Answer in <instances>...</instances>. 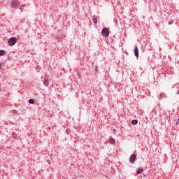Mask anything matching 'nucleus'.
Returning <instances> with one entry per match:
<instances>
[{
	"label": "nucleus",
	"instance_id": "nucleus-1",
	"mask_svg": "<svg viewBox=\"0 0 179 179\" xmlns=\"http://www.w3.org/2000/svg\"><path fill=\"white\" fill-rule=\"evenodd\" d=\"M16 43H17V39H16V38L15 37L10 38L8 41V45L11 47L15 45Z\"/></svg>",
	"mask_w": 179,
	"mask_h": 179
},
{
	"label": "nucleus",
	"instance_id": "nucleus-2",
	"mask_svg": "<svg viewBox=\"0 0 179 179\" xmlns=\"http://www.w3.org/2000/svg\"><path fill=\"white\" fill-rule=\"evenodd\" d=\"M101 34L103 37H108L110 36V32L108 28H103L101 31Z\"/></svg>",
	"mask_w": 179,
	"mask_h": 179
},
{
	"label": "nucleus",
	"instance_id": "nucleus-3",
	"mask_svg": "<svg viewBox=\"0 0 179 179\" xmlns=\"http://www.w3.org/2000/svg\"><path fill=\"white\" fill-rule=\"evenodd\" d=\"M19 5V1L13 0L10 4L11 8H16Z\"/></svg>",
	"mask_w": 179,
	"mask_h": 179
},
{
	"label": "nucleus",
	"instance_id": "nucleus-4",
	"mask_svg": "<svg viewBox=\"0 0 179 179\" xmlns=\"http://www.w3.org/2000/svg\"><path fill=\"white\" fill-rule=\"evenodd\" d=\"M129 160L131 163H134L136 160V155L135 154L131 155Z\"/></svg>",
	"mask_w": 179,
	"mask_h": 179
},
{
	"label": "nucleus",
	"instance_id": "nucleus-5",
	"mask_svg": "<svg viewBox=\"0 0 179 179\" xmlns=\"http://www.w3.org/2000/svg\"><path fill=\"white\" fill-rule=\"evenodd\" d=\"M134 55L136 57H139V50L138 49V47H136L134 49Z\"/></svg>",
	"mask_w": 179,
	"mask_h": 179
},
{
	"label": "nucleus",
	"instance_id": "nucleus-6",
	"mask_svg": "<svg viewBox=\"0 0 179 179\" xmlns=\"http://www.w3.org/2000/svg\"><path fill=\"white\" fill-rule=\"evenodd\" d=\"M143 173V168H138L137 170V174H142Z\"/></svg>",
	"mask_w": 179,
	"mask_h": 179
},
{
	"label": "nucleus",
	"instance_id": "nucleus-7",
	"mask_svg": "<svg viewBox=\"0 0 179 179\" xmlns=\"http://www.w3.org/2000/svg\"><path fill=\"white\" fill-rule=\"evenodd\" d=\"M164 97H166V94L162 93L159 96V99L162 100V99H164Z\"/></svg>",
	"mask_w": 179,
	"mask_h": 179
},
{
	"label": "nucleus",
	"instance_id": "nucleus-8",
	"mask_svg": "<svg viewBox=\"0 0 179 179\" xmlns=\"http://www.w3.org/2000/svg\"><path fill=\"white\" fill-rule=\"evenodd\" d=\"M43 85H44L45 86H48V85H50V82H48V79H45V80H43Z\"/></svg>",
	"mask_w": 179,
	"mask_h": 179
},
{
	"label": "nucleus",
	"instance_id": "nucleus-9",
	"mask_svg": "<svg viewBox=\"0 0 179 179\" xmlns=\"http://www.w3.org/2000/svg\"><path fill=\"white\" fill-rule=\"evenodd\" d=\"M92 20H93L94 23H95V24H96V23H97V17L94 15L92 17Z\"/></svg>",
	"mask_w": 179,
	"mask_h": 179
},
{
	"label": "nucleus",
	"instance_id": "nucleus-10",
	"mask_svg": "<svg viewBox=\"0 0 179 179\" xmlns=\"http://www.w3.org/2000/svg\"><path fill=\"white\" fill-rule=\"evenodd\" d=\"M109 143H110V145H114L115 143L114 138H110Z\"/></svg>",
	"mask_w": 179,
	"mask_h": 179
},
{
	"label": "nucleus",
	"instance_id": "nucleus-11",
	"mask_svg": "<svg viewBox=\"0 0 179 179\" xmlns=\"http://www.w3.org/2000/svg\"><path fill=\"white\" fill-rule=\"evenodd\" d=\"M131 124H132L133 125H136V124H138V120H132V121H131Z\"/></svg>",
	"mask_w": 179,
	"mask_h": 179
},
{
	"label": "nucleus",
	"instance_id": "nucleus-12",
	"mask_svg": "<svg viewBox=\"0 0 179 179\" xmlns=\"http://www.w3.org/2000/svg\"><path fill=\"white\" fill-rule=\"evenodd\" d=\"M3 55H5V51H3V50H0V57H2V56H3Z\"/></svg>",
	"mask_w": 179,
	"mask_h": 179
},
{
	"label": "nucleus",
	"instance_id": "nucleus-13",
	"mask_svg": "<svg viewBox=\"0 0 179 179\" xmlns=\"http://www.w3.org/2000/svg\"><path fill=\"white\" fill-rule=\"evenodd\" d=\"M29 103L30 104H34V99H29Z\"/></svg>",
	"mask_w": 179,
	"mask_h": 179
},
{
	"label": "nucleus",
	"instance_id": "nucleus-14",
	"mask_svg": "<svg viewBox=\"0 0 179 179\" xmlns=\"http://www.w3.org/2000/svg\"><path fill=\"white\" fill-rule=\"evenodd\" d=\"M95 71L99 72V66H95Z\"/></svg>",
	"mask_w": 179,
	"mask_h": 179
},
{
	"label": "nucleus",
	"instance_id": "nucleus-15",
	"mask_svg": "<svg viewBox=\"0 0 179 179\" xmlns=\"http://www.w3.org/2000/svg\"><path fill=\"white\" fill-rule=\"evenodd\" d=\"M169 24H173V21L172 22H169Z\"/></svg>",
	"mask_w": 179,
	"mask_h": 179
},
{
	"label": "nucleus",
	"instance_id": "nucleus-16",
	"mask_svg": "<svg viewBox=\"0 0 179 179\" xmlns=\"http://www.w3.org/2000/svg\"><path fill=\"white\" fill-rule=\"evenodd\" d=\"M2 68V64L0 63V69Z\"/></svg>",
	"mask_w": 179,
	"mask_h": 179
}]
</instances>
